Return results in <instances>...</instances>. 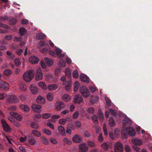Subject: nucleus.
Returning <instances> with one entry per match:
<instances>
[{"instance_id":"a211bd4d","label":"nucleus","mask_w":152,"mask_h":152,"mask_svg":"<svg viewBox=\"0 0 152 152\" xmlns=\"http://www.w3.org/2000/svg\"><path fill=\"white\" fill-rule=\"evenodd\" d=\"M132 143L135 145H140L142 144V141L139 139H135L132 140Z\"/></svg>"},{"instance_id":"f3484780","label":"nucleus","mask_w":152,"mask_h":152,"mask_svg":"<svg viewBox=\"0 0 152 152\" xmlns=\"http://www.w3.org/2000/svg\"><path fill=\"white\" fill-rule=\"evenodd\" d=\"M30 62L32 64H37L39 61V59L35 56H31L29 58Z\"/></svg>"},{"instance_id":"412c9836","label":"nucleus","mask_w":152,"mask_h":152,"mask_svg":"<svg viewBox=\"0 0 152 152\" xmlns=\"http://www.w3.org/2000/svg\"><path fill=\"white\" fill-rule=\"evenodd\" d=\"M56 55L59 57L63 58L65 56L64 53H62V51L58 48L56 49Z\"/></svg>"},{"instance_id":"338daca9","label":"nucleus","mask_w":152,"mask_h":152,"mask_svg":"<svg viewBox=\"0 0 152 152\" xmlns=\"http://www.w3.org/2000/svg\"><path fill=\"white\" fill-rule=\"evenodd\" d=\"M46 45L45 42L44 41H41L39 43V47H43Z\"/></svg>"},{"instance_id":"774afa93","label":"nucleus","mask_w":152,"mask_h":152,"mask_svg":"<svg viewBox=\"0 0 152 152\" xmlns=\"http://www.w3.org/2000/svg\"><path fill=\"white\" fill-rule=\"evenodd\" d=\"M91 91L92 92H94L96 91V88L93 86H90L89 87Z\"/></svg>"},{"instance_id":"69168bd1","label":"nucleus","mask_w":152,"mask_h":152,"mask_svg":"<svg viewBox=\"0 0 152 152\" xmlns=\"http://www.w3.org/2000/svg\"><path fill=\"white\" fill-rule=\"evenodd\" d=\"M23 51V50L21 49H19L16 51V53L19 56H20L22 52Z\"/></svg>"},{"instance_id":"39448f33","label":"nucleus","mask_w":152,"mask_h":152,"mask_svg":"<svg viewBox=\"0 0 152 152\" xmlns=\"http://www.w3.org/2000/svg\"><path fill=\"white\" fill-rule=\"evenodd\" d=\"M1 123L4 130L7 132H10L11 131V129L9 125L6 122L5 120L3 119L1 120Z\"/></svg>"},{"instance_id":"c756f323","label":"nucleus","mask_w":152,"mask_h":152,"mask_svg":"<svg viewBox=\"0 0 152 152\" xmlns=\"http://www.w3.org/2000/svg\"><path fill=\"white\" fill-rule=\"evenodd\" d=\"M19 32L20 36H23L26 34V30L24 28L22 27L20 28Z\"/></svg>"},{"instance_id":"0e129e2a","label":"nucleus","mask_w":152,"mask_h":152,"mask_svg":"<svg viewBox=\"0 0 152 152\" xmlns=\"http://www.w3.org/2000/svg\"><path fill=\"white\" fill-rule=\"evenodd\" d=\"M88 145L91 147H95L96 145L92 142L91 141H87Z\"/></svg>"},{"instance_id":"c85d7f7f","label":"nucleus","mask_w":152,"mask_h":152,"mask_svg":"<svg viewBox=\"0 0 152 152\" xmlns=\"http://www.w3.org/2000/svg\"><path fill=\"white\" fill-rule=\"evenodd\" d=\"M109 124L111 126H115V123L113 117L110 118L109 120Z\"/></svg>"},{"instance_id":"5fc2aeb1","label":"nucleus","mask_w":152,"mask_h":152,"mask_svg":"<svg viewBox=\"0 0 152 152\" xmlns=\"http://www.w3.org/2000/svg\"><path fill=\"white\" fill-rule=\"evenodd\" d=\"M87 111L88 113L92 114H94V108L92 107L89 108Z\"/></svg>"},{"instance_id":"79ce46f5","label":"nucleus","mask_w":152,"mask_h":152,"mask_svg":"<svg viewBox=\"0 0 152 152\" xmlns=\"http://www.w3.org/2000/svg\"><path fill=\"white\" fill-rule=\"evenodd\" d=\"M46 37V35L43 33H40L36 36V38H44Z\"/></svg>"},{"instance_id":"473e14b6","label":"nucleus","mask_w":152,"mask_h":152,"mask_svg":"<svg viewBox=\"0 0 152 152\" xmlns=\"http://www.w3.org/2000/svg\"><path fill=\"white\" fill-rule=\"evenodd\" d=\"M20 108L24 111L28 112L30 110L28 106L26 105L22 104L20 105Z\"/></svg>"},{"instance_id":"7ed1b4c3","label":"nucleus","mask_w":152,"mask_h":152,"mask_svg":"<svg viewBox=\"0 0 152 152\" xmlns=\"http://www.w3.org/2000/svg\"><path fill=\"white\" fill-rule=\"evenodd\" d=\"M6 101L7 104H9V103H18L19 102L18 99L17 97L14 95H11L7 96Z\"/></svg>"},{"instance_id":"f704fd0d","label":"nucleus","mask_w":152,"mask_h":152,"mask_svg":"<svg viewBox=\"0 0 152 152\" xmlns=\"http://www.w3.org/2000/svg\"><path fill=\"white\" fill-rule=\"evenodd\" d=\"M39 86L42 89L46 90L47 89V87L45 83L43 82H40L38 83Z\"/></svg>"},{"instance_id":"f8f14e48","label":"nucleus","mask_w":152,"mask_h":152,"mask_svg":"<svg viewBox=\"0 0 152 152\" xmlns=\"http://www.w3.org/2000/svg\"><path fill=\"white\" fill-rule=\"evenodd\" d=\"M29 88L32 94L35 95L37 94L38 88L34 85L31 84L29 87Z\"/></svg>"},{"instance_id":"4c0bfd02","label":"nucleus","mask_w":152,"mask_h":152,"mask_svg":"<svg viewBox=\"0 0 152 152\" xmlns=\"http://www.w3.org/2000/svg\"><path fill=\"white\" fill-rule=\"evenodd\" d=\"M41 115L40 114H36L33 115V119L35 121H37L38 119L41 118Z\"/></svg>"},{"instance_id":"13d9d810","label":"nucleus","mask_w":152,"mask_h":152,"mask_svg":"<svg viewBox=\"0 0 152 152\" xmlns=\"http://www.w3.org/2000/svg\"><path fill=\"white\" fill-rule=\"evenodd\" d=\"M76 126L78 128H80L81 127L82 124L80 121H77L75 122Z\"/></svg>"},{"instance_id":"603ef678","label":"nucleus","mask_w":152,"mask_h":152,"mask_svg":"<svg viewBox=\"0 0 152 152\" xmlns=\"http://www.w3.org/2000/svg\"><path fill=\"white\" fill-rule=\"evenodd\" d=\"M41 138L42 139V142H43V143L46 145L48 144V141L46 138L44 137H41Z\"/></svg>"},{"instance_id":"1a4fd4ad","label":"nucleus","mask_w":152,"mask_h":152,"mask_svg":"<svg viewBox=\"0 0 152 152\" xmlns=\"http://www.w3.org/2000/svg\"><path fill=\"white\" fill-rule=\"evenodd\" d=\"M126 130L128 135L130 136H134L136 134L135 130L132 127H127Z\"/></svg>"},{"instance_id":"e2e57ef3","label":"nucleus","mask_w":152,"mask_h":152,"mask_svg":"<svg viewBox=\"0 0 152 152\" xmlns=\"http://www.w3.org/2000/svg\"><path fill=\"white\" fill-rule=\"evenodd\" d=\"M79 113L78 111L75 112L73 115V118L74 119H77L79 116Z\"/></svg>"},{"instance_id":"423d86ee","label":"nucleus","mask_w":152,"mask_h":152,"mask_svg":"<svg viewBox=\"0 0 152 152\" xmlns=\"http://www.w3.org/2000/svg\"><path fill=\"white\" fill-rule=\"evenodd\" d=\"M78 152H87L88 147L86 143H81L79 145Z\"/></svg>"},{"instance_id":"6e6d98bb","label":"nucleus","mask_w":152,"mask_h":152,"mask_svg":"<svg viewBox=\"0 0 152 152\" xmlns=\"http://www.w3.org/2000/svg\"><path fill=\"white\" fill-rule=\"evenodd\" d=\"M64 142L66 144L68 145H71L72 143V142L68 140L67 138H65L63 139Z\"/></svg>"},{"instance_id":"9d476101","label":"nucleus","mask_w":152,"mask_h":152,"mask_svg":"<svg viewBox=\"0 0 152 152\" xmlns=\"http://www.w3.org/2000/svg\"><path fill=\"white\" fill-rule=\"evenodd\" d=\"M132 123V121L128 117L124 118L122 122L123 126L124 127L130 126Z\"/></svg>"},{"instance_id":"a18cd8bd","label":"nucleus","mask_w":152,"mask_h":152,"mask_svg":"<svg viewBox=\"0 0 152 152\" xmlns=\"http://www.w3.org/2000/svg\"><path fill=\"white\" fill-rule=\"evenodd\" d=\"M109 111L111 114L112 115L115 117L117 116V113L113 109H109Z\"/></svg>"},{"instance_id":"cd10ccee","label":"nucleus","mask_w":152,"mask_h":152,"mask_svg":"<svg viewBox=\"0 0 152 152\" xmlns=\"http://www.w3.org/2000/svg\"><path fill=\"white\" fill-rule=\"evenodd\" d=\"M101 147L105 151H107L109 148V144L104 142L101 145Z\"/></svg>"},{"instance_id":"9b49d317","label":"nucleus","mask_w":152,"mask_h":152,"mask_svg":"<svg viewBox=\"0 0 152 152\" xmlns=\"http://www.w3.org/2000/svg\"><path fill=\"white\" fill-rule=\"evenodd\" d=\"M42 106L39 104H34L31 107V109L35 112L37 113H40V110Z\"/></svg>"},{"instance_id":"680f3d73","label":"nucleus","mask_w":152,"mask_h":152,"mask_svg":"<svg viewBox=\"0 0 152 152\" xmlns=\"http://www.w3.org/2000/svg\"><path fill=\"white\" fill-rule=\"evenodd\" d=\"M98 140L99 142H102L103 141V138L102 133H100L98 137Z\"/></svg>"},{"instance_id":"a878e982","label":"nucleus","mask_w":152,"mask_h":152,"mask_svg":"<svg viewBox=\"0 0 152 152\" xmlns=\"http://www.w3.org/2000/svg\"><path fill=\"white\" fill-rule=\"evenodd\" d=\"M28 141L29 144L31 145H34L37 142V140L31 136L29 137Z\"/></svg>"},{"instance_id":"0eeeda50","label":"nucleus","mask_w":152,"mask_h":152,"mask_svg":"<svg viewBox=\"0 0 152 152\" xmlns=\"http://www.w3.org/2000/svg\"><path fill=\"white\" fill-rule=\"evenodd\" d=\"M43 74L42 72L41 69L39 68L37 70L36 73L35 79L37 80H39L42 79Z\"/></svg>"},{"instance_id":"7c9ffc66","label":"nucleus","mask_w":152,"mask_h":152,"mask_svg":"<svg viewBox=\"0 0 152 152\" xmlns=\"http://www.w3.org/2000/svg\"><path fill=\"white\" fill-rule=\"evenodd\" d=\"M30 126L32 128L36 129H38L39 127L38 124L34 122H31L30 124Z\"/></svg>"},{"instance_id":"2f4dec72","label":"nucleus","mask_w":152,"mask_h":152,"mask_svg":"<svg viewBox=\"0 0 152 152\" xmlns=\"http://www.w3.org/2000/svg\"><path fill=\"white\" fill-rule=\"evenodd\" d=\"M31 134L37 137H39L41 136V133L37 130H33Z\"/></svg>"},{"instance_id":"393cba45","label":"nucleus","mask_w":152,"mask_h":152,"mask_svg":"<svg viewBox=\"0 0 152 152\" xmlns=\"http://www.w3.org/2000/svg\"><path fill=\"white\" fill-rule=\"evenodd\" d=\"M40 51L42 53H45L47 52L48 50L49 49V47L47 45H46L45 47H39Z\"/></svg>"},{"instance_id":"20e7f679","label":"nucleus","mask_w":152,"mask_h":152,"mask_svg":"<svg viewBox=\"0 0 152 152\" xmlns=\"http://www.w3.org/2000/svg\"><path fill=\"white\" fill-rule=\"evenodd\" d=\"M115 152H123V145L120 142H118L114 145Z\"/></svg>"},{"instance_id":"f03ea898","label":"nucleus","mask_w":152,"mask_h":152,"mask_svg":"<svg viewBox=\"0 0 152 152\" xmlns=\"http://www.w3.org/2000/svg\"><path fill=\"white\" fill-rule=\"evenodd\" d=\"M80 92L84 97L87 98L90 95V93L86 87L85 86L81 87L79 89Z\"/></svg>"},{"instance_id":"4d7b16f0","label":"nucleus","mask_w":152,"mask_h":152,"mask_svg":"<svg viewBox=\"0 0 152 152\" xmlns=\"http://www.w3.org/2000/svg\"><path fill=\"white\" fill-rule=\"evenodd\" d=\"M28 21L26 19H23L21 20V23L22 24H27L28 23Z\"/></svg>"},{"instance_id":"bb28decb","label":"nucleus","mask_w":152,"mask_h":152,"mask_svg":"<svg viewBox=\"0 0 152 152\" xmlns=\"http://www.w3.org/2000/svg\"><path fill=\"white\" fill-rule=\"evenodd\" d=\"M66 76L69 79H70L71 76V72L69 68H66L65 70Z\"/></svg>"},{"instance_id":"4468645a","label":"nucleus","mask_w":152,"mask_h":152,"mask_svg":"<svg viewBox=\"0 0 152 152\" xmlns=\"http://www.w3.org/2000/svg\"><path fill=\"white\" fill-rule=\"evenodd\" d=\"M65 107V105L62 102H58L56 103V108L57 110L58 111L61 110L62 108H64Z\"/></svg>"},{"instance_id":"09e8293b","label":"nucleus","mask_w":152,"mask_h":152,"mask_svg":"<svg viewBox=\"0 0 152 152\" xmlns=\"http://www.w3.org/2000/svg\"><path fill=\"white\" fill-rule=\"evenodd\" d=\"M124 149L126 152H131V148L130 146L128 145H126L125 146Z\"/></svg>"},{"instance_id":"de8ad7c7","label":"nucleus","mask_w":152,"mask_h":152,"mask_svg":"<svg viewBox=\"0 0 152 152\" xmlns=\"http://www.w3.org/2000/svg\"><path fill=\"white\" fill-rule=\"evenodd\" d=\"M105 99L107 105L108 106H110L111 105V100L109 98L106 96L105 97Z\"/></svg>"},{"instance_id":"e433bc0d","label":"nucleus","mask_w":152,"mask_h":152,"mask_svg":"<svg viewBox=\"0 0 152 152\" xmlns=\"http://www.w3.org/2000/svg\"><path fill=\"white\" fill-rule=\"evenodd\" d=\"M62 99L64 101L67 102L69 100V98L67 94H65L63 95Z\"/></svg>"},{"instance_id":"37998d69","label":"nucleus","mask_w":152,"mask_h":152,"mask_svg":"<svg viewBox=\"0 0 152 152\" xmlns=\"http://www.w3.org/2000/svg\"><path fill=\"white\" fill-rule=\"evenodd\" d=\"M12 73L11 70L10 69H7L4 72V75L6 76H8L11 74Z\"/></svg>"},{"instance_id":"dca6fc26","label":"nucleus","mask_w":152,"mask_h":152,"mask_svg":"<svg viewBox=\"0 0 152 152\" xmlns=\"http://www.w3.org/2000/svg\"><path fill=\"white\" fill-rule=\"evenodd\" d=\"M80 78L81 80L84 82L88 83H89L88 77L84 74H82L80 75Z\"/></svg>"},{"instance_id":"58836bf2","label":"nucleus","mask_w":152,"mask_h":152,"mask_svg":"<svg viewBox=\"0 0 152 152\" xmlns=\"http://www.w3.org/2000/svg\"><path fill=\"white\" fill-rule=\"evenodd\" d=\"M14 63L17 66H19L21 64L20 59L18 58L15 59Z\"/></svg>"},{"instance_id":"ddd939ff","label":"nucleus","mask_w":152,"mask_h":152,"mask_svg":"<svg viewBox=\"0 0 152 152\" xmlns=\"http://www.w3.org/2000/svg\"><path fill=\"white\" fill-rule=\"evenodd\" d=\"M10 114L11 115L19 121H21L22 119L21 116L17 113L13 112H10Z\"/></svg>"},{"instance_id":"5701e85b","label":"nucleus","mask_w":152,"mask_h":152,"mask_svg":"<svg viewBox=\"0 0 152 152\" xmlns=\"http://www.w3.org/2000/svg\"><path fill=\"white\" fill-rule=\"evenodd\" d=\"M58 87V86L55 84L49 85L48 86V88L50 91H54L56 90Z\"/></svg>"},{"instance_id":"49530a36","label":"nucleus","mask_w":152,"mask_h":152,"mask_svg":"<svg viewBox=\"0 0 152 152\" xmlns=\"http://www.w3.org/2000/svg\"><path fill=\"white\" fill-rule=\"evenodd\" d=\"M12 39H1V40H0V42L3 44H4L7 43V40H10Z\"/></svg>"},{"instance_id":"c9c22d12","label":"nucleus","mask_w":152,"mask_h":152,"mask_svg":"<svg viewBox=\"0 0 152 152\" xmlns=\"http://www.w3.org/2000/svg\"><path fill=\"white\" fill-rule=\"evenodd\" d=\"M79 87V84L78 81H75L74 84V91H77Z\"/></svg>"},{"instance_id":"ea45409f","label":"nucleus","mask_w":152,"mask_h":152,"mask_svg":"<svg viewBox=\"0 0 152 152\" xmlns=\"http://www.w3.org/2000/svg\"><path fill=\"white\" fill-rule=\"evenodd\" d=\"M47 98L50 101H52L53 99V95L51 93H49L47 95Z\"/></svg>"},{"instance_id":"864d4df0","label":"nucleus","mask_w":152,"mask_h":152,"mask_svg":"<svg viewBox=\"0 0 152 152\" xmlns=\"http://www.w3.org/2000/svg\"><path fill=\"white\" fill-rule=\"evenodd\" d=\"M72 76L73 77L75 78L77 77L78 76V73L77 71H74L72 73Z\"/></svg>"},{"instance_id":"72a5a7b5","label":"nucleus","mask_w":152,"mask_h":152,"mask_svg":"<svg viewBox=\"0 0 152 152\" xmlns=\"http://www.w3.org/2000/svg\"><path fill=\"white\" fill-rule=\"evenodd\" d=\"M17 22V19L15 18H12L9 21V24L12 26L15 25Z\"/></svg>"},{"instance_id":"4be33fe9","label":"nucleus","mask_w":152,"mask_h":152,"mask_svg":"<svg viewBox=\"0 0 152 152\" xmlns=\"http://www.w3.org/2000/svg\"><path fill=\"white\" fill-rule=\"evenodd\" d=\"M45 60L47 65L48 66H51L53 64V61L50 58L46 57L45 58Z\"/></svg>"},{"instance_id":"b1692460","label":"nucleus","mask_w":152,"mask_h":152,"mask_svg":"<svg viewBox=\"0 0 152 152\" xmlns=\"http://www.w3.org/2000/svg\"><path fill=\"white\" fill-rule=\"evenodd\" d=\"M58 130L59 132L62 135H65V132L64 128L63 126H59L58 127Z\"/></svg>"},{"instance_id":"2eb2a0df","label":"nucleus","mask_w":152,"mask_h":152,"mask_svg":"<svg viewBox=\"0 0 152 152\" xmlns=\"http://www.w3.org/2000/svg\"><path fill=\"white\" fill-rule=\"evenodd\" d=\"M74 101L76 103L80 104L83 102V101L82 97L80 95H77L75 96Z\"/></svg>"},{"instance_id":"052dcab7","label":"nucleus","mask_w":152,"mask_h":152,"mask_svg":"<svg viewBox=\"0 0 152 152\" xmlns=\"http://www.w3.org/2000/svg\"><path fill=\"white\" fill-rule=\"evenodd\" d=\"M40 64L43 69H45L46 68V66L43 60H41L40 61Z\"/></svg>"},{"instance_id":"aec40b11","label":"nucleus","mask_w":152,"mask_h":152,"mask_svg":"<svg viewBox=\"0 0 152 152\" xmlns=\"http://www.w3.org/2000/svg\"><path fill=\"white\" fill-rule=\"evenodd\" d=\"M36 101L38 103L44 104L45 103V100L42 96H38L36 99Z\"/></svg>"},{"instance_id":"8fccbe9b","label":"nucleus","mask_w":152,"mask_h":152,"mask_svg":"<svg viewBox=\"0 0 152 152\" xmlns=\"http://www.w3.org/2000/svg\"><path fill=\"white\" fill-rule=\"evenodd\" d=\"M66 122V120L65 119H61L59 120V124L62 125H64Z\"/></svg>"},{"instance_id":"a19ab883","label":"nucleus","mask_w":152,"mask_h":152,"mask_svg":"<svg viewBox=\"0 0 152 152\" xmlns=\"http://www.w3.org/2000/svg\"><path fill=\"white\" fill-rule=\"evenodd\" d=\"M92 119L94 123L96 124L98 123V118L96 115H94L92 117Z\"/></svg>"},{"instance_id":"6ab92c4d","label":"nucleus","mask_w":152,"mask_h":152,"mask_svg":"<svg viewBox=\"0 0 152 152\" xmlns=\"http://www.w3.org/2000/svg\"><path fill=\"white\" fill-rule=\"evenodd\" d=\"M73 141L76 143H79L82 140L81 138L77 134H76L72 137Z\"/></svg>"},{"instance_id":"6e6552de","label":"nucleus","mask_w":152,"mask_h":152,"mask_svg":"<svg viewBox=\"0 0 152 152\" xmlns=\"http://www.w3.org/2000/svg\"><path fill=\"white\" fill-rule=\"evenodd\" d=\"M9 87L8 83L4 81L0 80V89H8Z\"/></svg>"},{"instance_id":"bf43d9fd","label":"nucleus","mask_w":152,"mask_h":152,"mask_svg":"<svg viewBox=\"0 0 152 152\" xmlns=\"http://www.w3.org/2000/svg\"><path fill=\"white\" fill-rule=\"evenodd\" d=\"M60 66L61 67H64L65 66L66 64L65 61L63 60H60Z\"/></svg>"},{"instance_id":"3c124183","label":"nucleus","mask_w":152,"mask_h":152,"mask_svg":"<svg viewBox=\"0 0 152 152\" xmlns=\"http://www.w3.org/2000/svg\"><path fill=\"white\" fill-rule=\"evenodd\" d=\"M43 132L45 134L48 135H50L52 134L50 130L46 129H44L43 130Z\"/></svg>"},{"instance_id":"f257e3e1","label":"nucleus","mask_w":152,"mask_h":152,"mask_svg":"<svg viewBox=\"0 0 152 152\" xmlns=\"http://www.w3.org/2000/svg\"><path fill=\"white\" fill-rule=\"evenodd\" d=\"M34 73L33 69L27 71L24 73L23 75V78L26 82H30L34 78Z\"/></svg>"},{"instance_id":"c03bdc74","label":"nucleus","mask_w":152,"mask_h":152,"mask_svg":"<svg viewBox=\"0 0 152 152\" xmlns=\"http://www.w3.org/2000/svg\"><path fill=\"white\" fill-rule=\"evenodd\" d=\"M51 116V114L49 113H44L42 114V118L44 119H47Z\"/></svg>"}]
</instances>
